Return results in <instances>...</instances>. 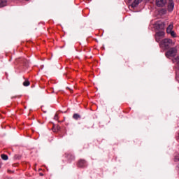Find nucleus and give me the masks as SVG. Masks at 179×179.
Returning <instances> with one entry per match:
<instances>
[{
  "instance_id": "2",
  "label": "nucleus",
  "mask_w": 179,
  "mask_h": 179,
  "mask_svg": "<svg viewBox=\"0 0 179 179\" xmlns=\"http://www.w3.org/2000/svg\"><path fill=\"white\" fill-rule=\"evenodd\" d=\"M165 33L164 31H159L155 33V41L160 43L164 38Z\"/></svg>"
},
{
  "instance_id": "13",
  "label": "nucleus",
  "mask_w": 179,
  "mask_h": 179,
  "mask_svg": "<svg viewBox=\"0 0 179 179\" xmlns=\"http://www.w3.org/2000/svg\"><path fill=\"white\" fill-rule=\"evenodd\" d=\"M59 129H61V127H59V126H57L56 129H55V126H54L52 128L53 132H57L58 131H59Z\"/></svg>"
},
{
  "instance_id": "17",
  "label": "nucleus",
  "mask_w": 179,
  "mask_h": 179,
  "mask_svg": "<svg viewBox=\"0 0 179 179\" xmlns=\"http://www.w3.org/2000/svg\"><path fill=\"white\" fill-rule=\"evenodd\" d=\"M177 161L179 162V157H175V162H177Z\"/></svg>"
},
{
  "instance_id": "6",
  "label": "nucleus",
  "mask_w": 179,
  "mask_h": 179,
  "mask_svg": "<svg viewBox=\"0 0 179 179\" xmlns=\"http://www.w3.org/2000/svg\"><path fill=\"white\" fill-rule=\"evenodd\" d=\"M168 10L169 12H173L174 10V1L169 0L168 3Z\"/></svg>"
},
{
  "instance_id": "10",
  "label": "nucleus",
  "mask_w": 179,
  "mask_h": 179,
  "mask_svg": "<svg viewBox=\"0 0 179 179\" xmlns=\"http://www.w3.org/2000/svg\"><path fill=\"white\" fill-rule=\"evenodd\" d=\"M8 6V0H0V8H5Z\"/></svg>"
},
{
  "instance_id": "4",
  "label": "nucleus",
  "mask_w": 179,
  "mask_h": 179,
  "mask_svg": "<svg viewBox=\"0 0 179 179\" xmlns=\"http://www.w3.org/2000/svg\"><path fill=\"white\" fill-rule=\"evenodd\" d=\"M167 3V0H156V5L158 8H163Z\"/></svg>"
},
{
  "instance_id": "11",
  "label": "nucleus",
  "mask_w": 179,
  "mask_h": 179,
  "mask_svg": "<svg viewBox=\"0 0 179 179\" xmlns=\"http://www.w3.org/2000/svg\"><path fill=\"white\" fill-rule=\"evenodd\" d=\"M73 118L74 120H79V118H80V115L78 114V113H75L73 115Z\"/></svg>"
},
{
  "instance_id": "18",
  "label": "nucleus",
  "mask_w": 179,
  "mask_h": 179,
  "mask_svg": "<svg viewBox=\"0 0 179 179\" xmlns=\"http://www.w3.org/2000/svg\"><path fill=\"white\" fill-rule=\"evenodd\" d=\"M176 79H178V76H176Z\"/></svg>"
},
{
  "instance_id": "5",
  "label": "nucleus",
  "mask_w": 179,
  "mask_h": 179,
  "mask_svg": "<svg viewBox=\"0 0 179 179\" xmlns=\"http://www.w3.org/2000/svg\"><path fill=\"white\" fill-rule=\"evenodd\" d=\"M166 26V24L163 22H157L156 24V29L158 30H164V27Z\"/></svg>"
},
{
  "instance_id": "7",
  "label": "nucleus",
  "mask_w": 179,
  "mask_h": 179,
  "mask_svg": "<svg viewBox=\"0 0 179 179\" xmlns=\"http://www.w3.org/2000/svg\"><path fill=\"white\" fill-rule=\"evenodd\" d=\"M173 27H174V24H173V22H171L170 24L166 28V33L167 34L171 33V31H173Z\"/></svg>"
},
{
  "instance_id": "16",
  "label": "nucleus",
  "mask_w": 179,
  "mask_h": 179,
  "mask_svg": "<svg viewBox=\"0 0 179 179\" xmlns=\"http://www.w3.org/2000/svg\"><path fill=\"white\" fill-rule=\"evenodd\" d=\"M54 120H55L56 121L58 120V115L56 114L54 117Z\"/></svg>"
},
{
  "instance_id": "9",
  "label": "nucleus",
  "mask_w": 179,
  "mask_h": 179,
  "mask_svg": "<svg viewBox=\"0 0 179 179\" xmlns=\"http://www.w3.org/2000/svg\"><path fill=\"white\" fill-rule=\"evenodd\" d=\"M141 2H142V0H134L131 3V8H136Z\"/></svg>"
},
{
  "instance_id": "19",
  "label": "nucleus",
  "mask_w": 179,
  "mask_h": 179,
  "mask_svg": "<svg viewBox=\"0 0 179 179\" xmlns=\"http://www.w3.org/2000/svg\"><path fill=\"white\" fill-rule=\"evenodd\" d=\"M129 1H131V0H129Z\"/></svg>"
},
{
  "instance_id": "1",
  "label": "nucleus",
  "mask_w": 179,
  "mask_h": 179,
  "mask_svg": "<svg viewBox=\"0 0 179 179\" xmlns=\"http://www.w3.org/2000/svg\"><path fill=\"white\" fill-rule=\"evenodd\" d=\"M171 40L169 38L163 39L159 42V47L161 48H169V45L171 44Z\"/></svg>"
},
{
  "instance_id": "12",
  "label": "nucleus",
  "mask_w": 179,
  "mask_h": 179,
  "mask_svg": "<svg viewBox=\"0 0 179 179\" xmlns=\"http://www.w3.org/2000/svg\"><path fill=\"white\" fill-rule=\"evenodd\" d=\"M168 34H171V36L173 38L177 37V34L174 31H171V32L168 33Z\"/></svg>"
},
{
  "instance_id": "15",
  "label": "nucleus",
  "mask_w": 179,
  "mask_h": 179,
  "mask_svg": "<svg viewBox=\"0 0 179 179\" xmlns=\"http://www.w3.org/2000/svg\"><path fill=\"white\" fill-rule=\"evenodd\" d=\"M23 86L27 87L30 86V82L29 80H26L23 83Z\"/></svg>"
},
{
  "instance_id": "8",
  "label": "nucleus",
  "mask_w": 179,
  "mask_h": 179,
  "mask_svg": "<svg viewBox=\"0 0 179 179\" xmlns=\"http://www.w3.org/2000/svg\"><path fill=\"white\" fill-rule=\"evenodd\" d=\"M86 166V161L85 159H80L78 161V167H85Z\"/></svg>"
},
{
  "instance_id": "14",
  "label": "nucleus",
  "mask_w": 179,
  "mask_h": 179,
  "mask_svg": "<svg viewBox=\"0 0 179 179\" xmlns=\"http://www.w3.org/2000/svg\"><path fill=\"white\" fill-rule=\"evenodd\" d=\"M1 157L3 160H8V155H5V154H2L1 155Z\"/></svg>"
},
{
  "instance_id": "3",
  "label": "nucleus",
  "mask_w": 179,
  "mask_h": 179,
  "mask_svg": "<svg viewBox=\"0 0 179 179\" xmlns=\"http://www.w3.org/2000/svg\"><path fill=\"white\" fill-rule=\"evenodd\" d=\"M166 58H170L171 57H176L177 55V49L175 48H171L166 53Z\"/></svg>"
}]
</instances>
